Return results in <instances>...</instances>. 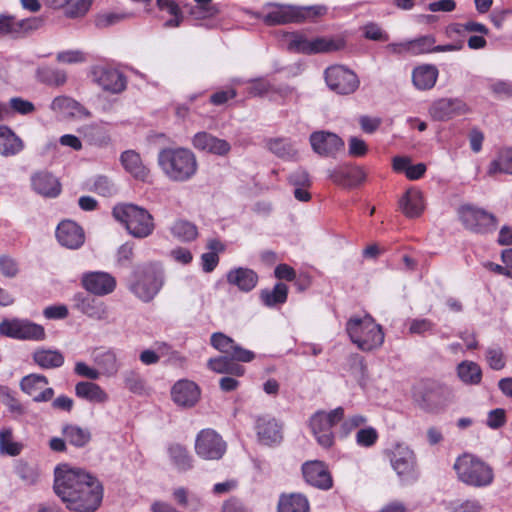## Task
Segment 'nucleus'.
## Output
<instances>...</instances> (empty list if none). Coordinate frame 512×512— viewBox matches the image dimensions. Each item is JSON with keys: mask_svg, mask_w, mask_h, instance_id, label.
Wrapping results in <instances>:
<instances>
[{"mask_svg": "<svg viewBox=\"0 0 512 512\" xmlns=\"http://www.w3.org/2000/svg\"><path fill=\"white\" fill-rule=\"evenodd\" d=\"M54 474V491L69 510L94 512L98 509L103 488L94 476L66 464L57 466Z\"/></svg>", "mask_w": 512, "mask_h": 512, "instance_id": "f257e3e1", "label": "nucleus"}, {"mask_svg": "<svg viewBox=\"0 0 512 512\" xmlns=\"http://www.w3.org/2000/svg\"><path fill=\"white\" fill-rule=\"evenodd\" d=\"M309 427L317 443L330 448L336 438H346L352 424L344 420V409L337 407L329 412L318 410L309 418Z\"/></svg>", "mask_w": 512, "mask_h": 512, "instance_id": "f03ea898", "label": "nucleus"}, {"mask_svg": "<svg viewBox=\"0 0 512 512\" xmlns=\"http://www.w3.org/2000/svg\"><path fill=\"white\" fill-rule=\"evenodd\" d=\"M157 161L163 174L173 182L189 181L198 171L196 155L188 148L161 149Z\"/></svg>", "mask_w": 512, "mask_h": 512, "instance_id": "7ed1b4c3", "label": "nucleus"}, {"mask_svg": "<svg viewBox=\"0 0 512 512\" xmlns=\"http://www.w3.org/2000/svg\"><path fill=\"white\" fill-rule=\"evenodd\" d=\"M164 285V271L157 263L136 267L127 280L129 291L139 300L148 303Z\"/></svg>", "mask_w": 512, "mask_h": 512, "instance_id": "20e7f679", "label": "nucleus"}, {"mask_svg": "<svg viewBox=\"0 0 512 512\" xmlns=\"http://www.w3.org/2000/svg\"><path fill=\"white\" fill-rule=\"evenodd\" d=\"M453 468L459 481L471 487H488L494 481L493 468L471 453H464L457 457Z\"/></svg>", "mask_w": 512, "mask_h": 512, "instance_id": "39448f33", "label": "nucleus"}, {"mask_svg": "<svg viewBox=\"0 0 512 512\" xmlns=\"http://www.w3.org/2000/svg\"><path fill=\"white\" fill-rule=\"evenodd\" d=\"M114 218L124 224L126 230L135 238L143 239L150 236L154 229V218L150 212L138 205L127 203L113 208Z\"/></svg>", "mask_w": 512, "mask_h": 512, "instance_id": "423d86ee", "label": "nucleus"}, {"mask_svg": "<svg viewBox=\"0 0 512 512\" xmlns=\"http://www.w3.org/2000/svg\"><path fill=\"white\" fill-rule=\"evenodd\" d=\"M451 389L436 381H424L414 388L413 397L425 411L435 412L442 409L450 401Z\"/></svg>", "mask_w": 512, "mask_h": 512, "instance_id": "0eeeda50", "label": "nucleus"}, {"mask_svg": "<svg viewBox=\"0 0 512 512\" xmlns=\"http://www.w3.org/2000/svg\"><path fill=\"white\" fill-rule=\"evenodd\" d=\"M384 332L370 315L354 316V344L362 351H372L382 346Z\"/></svg>", "mask_w": 512, "mask_h": 512, "instance_id": "6e6552de", "label": "nucleus"}, {"mask_svg": "<svg viewBox=\"0 0 512 512\" xmlns=\"http://www.w3.org/2000/svg\"><path fill=\"white\" fill-rule=\"evenodd\" d=\"M344 47L341 39L328 37L308 38L305 34L293 33L289 40L288 48L291 51L312 55L338 51Z\"/></svg>", "mask_w": 512, "mask_h": 512, "instance_id": "1a4fd4ad", "label": "nucleus"}, {"mask_svg": "<svg viewBox=\"0 0 512 512\" xmlns=\"http://www.w3.org/2000/svg\"><path fill=\"white\" fill-rule=\"evenodd\" d=\"M0 334L18 340L41 341L45 339L44 327L28 319H4L0 322Z\"/></svg>", "mask_w": 512, "mask_h": 512, "instance_id": "9d476101", "label": "nucleus"}, {"mask_svg": "<svg viewBox=\"0 0 512 512\" xmlns=\"http://www.w3.org/2000/svg\"><path fill=\"white\" fill-rule=\"evenodd\" d=\"M458 214L464 227L471 232L486 234L496 229V217L484 209L473 205H463L459 208Z\"/></svg>", "mask_w": 512, "mask_h": 512, "instance_id": "9b49d317", "label": "nucleus"}, {"mask_svg": "<svg viewBox=\"0 0 512 512\" xmlns=\"http://www.w3.org/2000/svg\"><path fill=\"white\" fill-rule=\"evenodd\" d=\"M388 455L390 464L401 482L411 483L418 479L415 455L408 446L397 444Z\"/></svg>", "mask_w": 512, "mask_h": 512, "instance_id": "f8f14e48", "label": "nucleus"}, {"mask_svg": "<svg viewBox=\"0 0 512 512\" xmlns=\"http://www.w3.org/2000/svg\"><path fill=\"white\" fill-rule=\"evenodd\" d=\"M227 444L214 429H202L195 439V452L205 460H219L223 457Z\"/></svg>", "mask_w": 512, "mask_h": 512, "instance_id": "ddd939ff", "label": "nucleus"}, {"mask_svg": "<svg viewBox=\"0 0 512 512\" xmlns=\"http://www.w3.org/2000/svg\"><path fill=\"white\" fill-rule=\"evenodd\" d=\"M92 79L104 91L117 94L126 88V78L118 69L96 65L91 70Z\"/></svg>", "mask_w": 512, "mask_h": 512, "instance_id": "4468645a", "label": "nucleus"}, {"mask_svg": "<svg viewBox=\"0 0 512 512\" xmlns=\"http://www.w3.org/2000/svg\"><path fill=\"white\" fill-rule=\"evenodd\" d=\"M211 345L219 352L229 355L238 362L248 363L254 360L255 353L237 344L231 337L215 332L210 338Z\"/></svg>", "mask_w": 512, "mask_h": 512, "instance_id": "2eb2a0df", "label": "nucleus"}, {"mask_svg": "<svg viewBox=\"0 0 512 512\" xmlns=\"http://www.w3.org/2000/svg\"><path fill=\"white\" fill-rule=\"evenodd\" d=\"M47 385L46 376L35 373L24 376L20 381L21 390L38 403L47 402L53 398L54 390Z\"/></svg>", "mask_w": 512, "mask_h": 512, "instance_id": "dca6fc26", "label": "nucleus"}, {"mask_svg": "<svg viewBox=\"0 0 512 512\" xmlns=\"http://www.w3.org/2000/svg\"><path fill=\"white\" fill-rule=\"evenodd\" d=\"M83 288L96 296H105L112 293L116 287L115 278L106 272H86L81 277Z\"/></svg>", "mask_w": 512, "mask_h": 512, "instance_id": "f3484780", "label": "nucleus"}, {"mask_svg": "<svg viewBox=\"0 0 512 512\" xmlns=\"http://www.w3.org/2000/svg\"><path fill=\"white\" fill-rule=\"evenodd\" d=\"M468 112V105L459 98H442L436 100L429 109L431 117L437 121H446Z\"/></svg>", "mask_w": 512, "mask_h": 512, "instance_id": "a211bd4d", "label": "nucleus"}, {"mask_svg": "<svg viewBox=\"0 0 512 512\" xmlns=\"http://www.w3.org/2000/svg\"><path fill=\"white\" fill-rule=\"evenodd\" d=\"M267 7L270 10L265 14L263 20L268 25H284L303 21L304 12L299 10V7L276 3H269Z\"/></svg>", "mask_w": 512, "mask_h": 512, "instance_id": "6ab92c4d", "label": "nucleus"}, {"mask_svg": "<svg viewBox=\"0 0 512 512\" xmlns=\"http://www.w3.org/2000/svg\"><path fill=\"white\" fill-rule=\"evenodd\" d=\"M73 302L76 310L91 319L105 321L109 318V308L98 298L80 292L74 295Z\"/></svg>", "mask_w": 512, "mask_h": 512, "instance_id": "aec40b11", "label": "nucleus"}, {"mask_svg": "<svg viewBox=\"0 0 512 512\" xmlns=\"http://www.w3.org/2000/svg\"><path fill=\"white\" fill-rule=\"evenodd\" d=\"M302 474L305 481L318 489L328 490L333 480L326 465L321 461H308L302 465Z\"/></svg>", "mask_w": 512, "mask_h": 512, "instance_id": "412c9836", "label": "nucleus"}, {"mask_svg": "<svg viewBox=\"0 0 512 512\" xmlns=\"http://www.w3.org/2000/svg\"><path fill=\"white\" fill-rule=\"evenodd\" d=\"M171 397L176 405L183 408H191L200 398V388L195 382L182 379L173 385Z\"/></svg>", "mask_w": 512, "mask_h": 512, "instance_id": "4be33fe9", "label": "nucleus"}, {"mask_svg": "<svg viewBox=\"0 0 512 512\" xmlns=\"http://www.w3.org/2000/svg\"><path fill=\"white\" fill-rule=\"evenodd\" d=\"M310 144L314 152L321 156H333L344 147V142L340 137L325 131L312 133Z\"/></svg>", "mask_w": 512, "mask_h": 512, "instance_id": "5701e85b", "label": "nucleus"}, {"mask_svg": "<svg viewBox=\"0 0 512 512\" xmlns=\"http://www.w3.org/2000/svg\"><path fill=\"white\" fill-rule=\"evenodd\" d=\"M192 145L195 149L217 156H226L231 145L225 139L218 138L208 132L196 133L192 138Z\"/></svg>", "mask_w": 512, "mask_h": 512, "instance_id": "b1692460", "label": "nucleus"}, {"mask_svg": "<svg viewBox=\"0 0 512 512\" xmlns=\"http://www.w3.org/2000/svg\"><path fill=\"white\" fill-rule=\"evenodd\" d=\"M56 238L60 245L69 249H78L85 241L83 229L71 220L59 223L56 229Z\"/></svg>", "mask_w": 512, "mask_h": 512, "instance_id": "393cba45", "label": "nucleus"}, {"mask_svg": "<svg viewBox=\"0 0 512 512\" xmlns=\"http://www.w3.org/2000/svg\"><path fill=\"white\" fill-rule=\"evenodd\" d=\"M325 81L328 87L338 94L352 92V71L342 65H335L325 70Z\"/></svg>", "mask_w": 512, "mask_h": 512, "instance_id": "a878e982", "label": "nucleus"}, {"mask_svg": "<svg viewBox=\"0 0 512 512\" xmlns=\"http://www.w3.org/2000/svg\"><path fill=\"white\" fill-rule=\"evenodd\" d=\"M31 186L34 192L45 198H56L61 193V183L57 177L47 171L32 175Z\"/></svg>", "mask_w": 512, "mask_h": 512, "instance_id": "bb28decb", "label": "nucleus"}, {"mask_svg": "<svg viewBox=\"0 0 512 512\" xmlns=\"http://www.w3.org/2000/svg\"><path fill=\"white\" fill-rule=\"evenodd\" d=\"M50 109L55 113L79 120L91 117V112L86 107L65 95L55 97L50 104Z\"/></svg>", "mask_w": 512, "mask_h": 512, "instance_id": "cd10ccee", "label": "nucleus"}, {"mask_svg": "<svg viewBox=\"0 0 512 512\" xmlns=\"http://www.w3.org/2000/svg\"><path fill=\"white\" fill-rule=\"evenodd\" d=\"M255 429L259 441L265 445L277 444L282 440V427L270 416L259 417Z\"/></svg>", "mask_w": 512, "mask_h": 512, "instance_id": "c85d7f7f", "label": "nucleus"}, {"mask_svg": "<svg viewBox=\"0 0 512 512\" xmlns=\"http://www.w3.org/2000/svg\"><path fill=\"white\" fill-rule=\"evenodd\" d=\"M228 284L236 286L242 292L252 291L258 283L257 273L247 267L230 269L226 274Z\"/></svg>", "mask_w": 512, "mask_h": 512, "instance_id": "c756f323", "label": "nucleus"}, {"mask_svg": "<svg viewBox=\"0 0 512 512\" xmlns=\"http://www.w3.org/2000/svg\"><path fill=\"white\" fill-rule=\"evenodd\" d=\"M92 357L98 371L103 376L114 377L121 368L116 352L113 349H96Z\"/></svg>", "mask_w": 512, "mask_h": 512, "instance_id": "7c9ffc66", "label": "nucleus"}, {"mask_svg": "<svg viewBox=\"0 0 512 512\" xmlns=\"http://www.w3.org/2000/svg\"><path fill=\"white\" fill-rule=\"evenodd\" d=\"M399 209L408 218L419 217L425 209L422 193L416 189H408L399 199Z\"/></svg>", "mask_w": 512, "mask_h": 512, "instance_id": "2f4dec72", "label": "nucleus"}, {"mask_svg": "<svg viewBox=\"0 0 512 512\" xmlns=\"http://www.w3.org/2000/svg\"><path fill=\"white\" fill-rule=\"evenodd\" d=\"M120 162L127 173L137 180L145 181L149 176V169L144 165L139 153L126 150L120 155Z\"/></svg>", "mask_w": 512, "mask_h": 512, "instance_id": "473e14b6", "label": "nucleus"}, {"mask_svg": "<svg viewBox=\"0 0 512 512\" xmlns=\"http://www.w3.org/2000/svg\"><path fill=\"white\" fill-rule=\"evenodd\" d=\"M438 75L439 71L435 65H419L412 71V82L415 88L418 90H430L435 86Z\"/></svg>", "mask_w": 512, "mask_h": 512, "instance_id": "72a5a7b5", "label": "nucleus"}, {"mask_svg": "<svg viewBox=\"0 0 512 512\" xmlns=\"http://www.w3.org/2000/svg\"><path fill=\"white\" fill-rule=\"evenodd\" d=\"M75 394L78 398L95 404H104L109 400L106 391L92 381L78 382L75 385Z\"/></svg>", "mask_w": 512, "mask_h": 512, "instance_id": "f704fd0d", "label": "nucleus"}, {"mask_svg": "<svg viewBox=\"0 0 512 512\" xmlns=\"http://www.w3.org/2000/svg\"><path fill=\"white\" fill-rule=\"evenodd\" d=\"M24 143L11 128L5 125L0 126V154L6 157L20 153Z\"/></svg>", "mask_w": 512, "mask_h": 512, "instance_id": "c9c22d12", "label": "nucleus"}, {"mask_svg": "<svg viewBox=\"0 0 512 512\" xmlns=\"http://www.w3.org/2000/svg\"><path fill=\"white\" fill-rule=\"evenodd\" d=\"M86 187L89 191L103 197H113L118 192L114 181L106 175H95L87 180Z\"/></svg>", "mask_w": 512, "mask_h": 512, "instance_id": "e433bc0d", "label": "nucleus"}, {"mask_svg": "<svg viewBox=\"0 0 512 512\" xmlns=\"http://www.w3.org/2000/svg\"><path fill=\"white\" fill-rule=\"evenodd\" d=\"M65 440L77 448L85 447L91 440V432L75 424H66L62 427Z\"/></svg>", "mask_w": 512, "mask_h": 512, "instance_id": "4c0bfd02", "label": "nucleus"}, {"mask_svg": "<svg viewBox=\"0 0 512 512\" xmlns=\"http://www.w3.org/2000/svg\"><path fill=\"white\" fill-rule=\"evenodd\" d=\"M309 510L308 499L300 493L283 495L278 503V512H309Z\"/></svg>", "mask_w": 512, "mask_h": 512, "instance_id": "58836bf2", "label": "nucleus"}, {"mask_svg": "<svg viewBox=\"0 0 512 512\" xmlns=\"http://www.w3.org/2000/svg\"><path fill=\"white\" fill-rule=\"evenodd\" d=\"M79 132L90 144L95 146H106L110 142L108 131L97 123L84 125L79 129Z\"/></svg>", "mask_w": 512, "mask_h": 512, "instance_id": "ea45409f", "label": "nucleus"}, {"mask_svg": "<svg viewBox=\"0 0 512 512\" xmlns=\"http://www.w3.org/2000/svg\"><path fill=\"white\" fill-rule=\"evenodd\" d=\"M487 173L491 176L498 173L512 175V148L501 149L490 162Z\"/></svg>", "mask_w": 512, "mask_h": 512, "instance_id": "a19ab883", "label": "nucleus"}, {"mask_svg": "<svg viewBox=\"0 0 512 512\" xmlns=\"http://www.w3.org/2000/svg\"><path fill=\"white\" fill-rule=\"evenodd\" d=\"M33 360L43 369H53L63 365L64 356L57 350L39 349L34 352Z\"/></svg>", "mask_w": 512, "mask_h": 512, "instance_id": "79ce46f5", "label": "nucleus"}, {"mask_svg": "<svg viewBox=\"0 0 512 512\" xmlns=\"http://www.w3.org/2000/svg\"><path fill=\"white\" fill-rule=\"evenodd\" d=\"M457 375L459 379L467 385H478L482 380V370L480 366L469 360L462 361L457 365Z\"/></svg>", "mask_w": 512, "mask_h": 512, "instance_id": "37998d69", "label": "nucleus"}, {"mask_svg": "<svg viewBox=\"0 0 512 512\" xmlns=\"http://www.w3.org/2000/svg\"><path fill=\"white\" fill-rule=\"evenodd\" d=\"M24 449V444L13 439V430L11 427L0 429V454L7 456H18Z\"/></svg>", "mask_w": 512, "mask_h": 512, "instance_id": "c03bdc74", "label": "nucleus"}, {"mask_svg": "<svg viewBox=\"0 0 512 512\" xmlns=\"http://www.w3.org/2000/svg\"><path fill=\"white\" fill-rule=\"evenodd\" d=\"M288 296V287L284 283H277L272 290L263 289L260 292V299L262 303L269 307L274 308V306L283 304L286 302Z\"/></svg>", "mask_w": 512, "mask_h": 512, "instance_id": "a18cd8bd", "label": "nucleus"}, {"mask_svg": "<svg viewBox=\"0 0 512 512\" xmlns=\"http://www.w3.org/2000/svg\"><path fill=\"white\" fill-rule=\"evenodd\" d=\"M168 454L172 464L179 471H187L192 468V457L187 449L180 444H171Z\"/></svg>", "mask_w": 512, "mask_h": 512, "instance_id": "49530a36", "label": "nucleus"}, {"mask_svg": "<svg viewBox=\"0 0 512 512\" xmlns=\"http://www.w3.org/2000/svg\"><path fill=\"white\" fill-rule=\"evenodd\" d=\"M170 232L181 242L193 241L198 235L197 227L192 222L183 219L176 220L171 225Z\"/></svg>", "mask_w": 512, "mask_h": 512, "instance_id": "de8ad7c7", "label": "nucleus"}, {"mask_svg": "<svg viewBox=\"0 0 512 512\" xmlns=\"http://www.w3.org/2000/svg\"><path fill=\"white\" fill-rule=\"evenodd\" d=\"M267 148L279 158L290 160L296 151L288 138H271L267 141Z\"/></svg>", "mask_w": 512, "mask_h": 512, "instance_id": "09e8293b", "label": "nucleus"}, {"mask_svg": "<svg viewBox=\"0 0 512 512\" xmlns=\"http://www.w3.org/2000/svg\"><path fill=\"white\" fill-rule=\"evenodd\" d=\"M44 24L42 17L17 19L15 17V39L23 38L29 33L40 29Z\"/></svg>", "mask_w": 512, "mask_h": 512, "instance_id": "8fccbe9b", "label": "nucleus"}, {"mask_svg": "<svg viewBox=\"0 0 512 512\" xmlns=\"http://www.w3.org/2000/svg\"><path fill=\"white\" fill-rule=\"evenodd\" d=\"M38 74L42 82L52 86H62L67 80L65 71L56 68H43Z\"/></svg>", "mask_w": 512, "mask_h": 512, "instance_id": "3c124183", "label": "nucleus"}, {"mask_svg": "<svg viewBox=\"0 0 512 512\" xmlns=\"http://www.w3.org/2000/svg\"><path fill=\"white\" fill-rule=\"evenodd\" d=\"M435 38L430 35L421 36L411 40V55H420L434 52Z\"/></svg>", "mask_w": 512, "mask_h": 512, "instance_id": "603ef678", "label": "nucleus"}, {"mask_svg": "<svg viewBox=\"0 0 512 512\" xmlns=\"http://www.w3.org/2000/svg\"><path fill=\"white\" fill-rule=\"evenodd\" d=\"M355 438L357 445L363 448H370L377 443L379 434L375 428L369 426L359 429L356 432Z\"/></svg>", "mask_w": 512, "mask_h": 512, "instance_id": "864d4df0", "label": "nucleus"}, {"mask_svg": "<svg viewBox=\"0 0 512 512\" xmlns=\"http://www.w3.org/2000/svg\"><path fill=\"white\" fill-rule=\"evenodd\" d=\"M15 473L26 484H34L38 478V473L35 467L31 466L24 460L17 461L15 465Z\"/></svg>", "mask_w": 512, "mask_h": 512, "instance_id": "5fc2aeb1", "label": "nucleus"}, {"mask_svg": "<svg viewBox=\"0 0 512 512\" xmlns=\"http://www.w3.org/2000/svg\"><path fill=\"white\" fill-rule=\"evenodd\" d=\"M331 179L337 185L345 188L352 186V169L349 165L338 166L330 175Z\"/></svg>", "mask_w": 512, "mask_h": 512, "instance_id": "6e6d98bb", "label": "nucleus"}, {"mask_svg": "<svg viewBox=\"0 0 512 512\" xmlns=\"http://www.w3.org/2000/svg\"><path fill=\"white\" fill-rule=\"evenodd\" d=\"M123 381L125 387L134 394H142L144 391V381L141 376L132 370L126 371L123 374Z\"/></svg>", "mask_w": 512, "mask_h": 512, "instance_id": "4d7b16f0", "label": "nucleus"}, {"mask_svg": "<svg viewBox=\"0 0 512 512\" xmlns=\"http://www.w3.org/2000/svg\"><path fill=\"white\" fill-rule=\"evenodd\" d=\"M250 84L248 94L251 96H263L272 90V83L265 77L250 79L247 81Z\"/></svg>", "mask_w": 512, "mask_h": 512, "instance_id": "13d9d810", "label": "nucleus"}, {"mask_svg": "<svg viewBox=\"0 0 512 512\" xmlns=\"http://www.w3.org/2000/svg\"><path fill=\"white\" fill-rule=\"evenodd\" d=\"M452 31L457 34L463 32L478 33L481 35H488L489 29L482 23L476 21H468L465 23H456L451 27Z\"/></svg>", "mask_w": 512, "mask_h": 512, "instance_id": "bf43d9fd", "label": "nucleus"}, {"mask_svg": "<svg viewBox=\"0 0 512 512\" xmlns=\"http://www.w3.org/2000/svg\"><path fill=\"white\" fill-rule=\"evenodd\" d=\"M7 104L9 107V115L11 113L27 115L35 110L34 104L32 102L25 100L21 97H13Z\"/></svg>", "mask_w": 512, "mask_h": 512, "instance_id": "052dcab7", "label": "nucleus"}, {"mask_svg": "<svg viewBox=\"0 0 512 512\" xmlns=\"http://www.w3.org/2000/svg\"><path fill=\"white\" fill-rule=\"evenodd\" d=\"M486 360L493 370H501L505 367V357L500 347H489L486 351Z\"/></svg>", "mask_w": 512, "mask_h": 512, "instance_id": "680f3d73", "label": "nucleus"}, {"mask_svg": "<svg viewBox=\"0 0 512 512\" xmlns=\"http://www.w3.org/2000/svg\"><path fill=\"white\" fill-rule=\"evenodd\" d=\"M452 512H481L483 509L479 500L472 498L464 501H455L450 504Z\"/></svg>", "mask_w": 512, "mask_h": 512, "instance_id": "e2e57ef3", "label": "nucleus"}, {"mask_svg": "<svg viewBox=\"0 0 512 512\" xmlns=\"http://www.w3.org/2000/svg\"><path fill=\"white\" fill-rule=\"evenodd\" d=\"M434 327L435 324L431 320L425 318H416L409 322V332L411 334L425 335L426 333H432Z\"/></svg>", "mask_w": 512, "mask_h": 512, "instance_id": "0e129e2a", "label": "nucleus"}, {"mask_svg": "<svg viewBox=\"0 0 512 512\" xmlns=\"http://www.w3.org/2000/svg\"><path fill=\"white\" fill-rule=\"evenodd\" d=\"M129 17V14L126 13H104L99 14L95 19V25L98 28H107L112 26L121 20Z\"/></svg>", "mask_w": 512, "mask_h": 512, "instance_id": "69168bd1", "label": "nucleus"}, {"mask_svg": "<svg viewBox=\"0 0 512 512\" xmlns=\"http://www.w3.org/2000/svg\"><path fill=\"white\" fill-rule=\"evenodd\" d=\"M91 6V0H76L65 11L68 18L83 17Z\"/></svg>", "mask_w": 512, "mask_h": 512, "instance_id": "338daca9", "label": "nucleus"}, {"mask_svg": "<svg viewBox=\"0 0 512 512\" xmlns=\"http://www.w3.org/2000/svg\"><path fill=\"white\" fill-rule=\"evenodd\" d=\"M232 360L233 359L229 355H223L215 358H210L208 360L207 365L212 371L216 373L226 374L227 372H229V366Z\"/></svg>", "mask_w": 512, "mask_h": 512, "instance_id": "774afa93", "label": "nucleus"}]
</instances>
